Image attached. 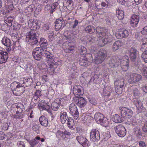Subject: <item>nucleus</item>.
<instances>
[{
    "mask_svg": "<svg viewBox=\"0 0 147 147\" xmlns=\"http://www.w3.org/2000/svg\"><path fill=\"white\" fill-rule=\"evenodd\" d=\"M60 102H54L51 104V108L54 111H57L60 106Z\"/></svg>",
    "mask_w": 147,
    "mask_h": 147,
    "instance_id": "obj_41",
    "label": "nucleus"
},
{
    "mask_svg": "<svg viewBox=\"0 0 147 147\" xmlns=\"http://www.w3.org/2000/svg\"><path fill=\"white\" fill-rule=\"evenodd\" d=\"M142 76L140 74L134 73L132 75L129 76L128 80L130 83H133L139 81L141 80Z\"/></svg>",
    "mask_w": 147,
    "mask_h": 147,
    "instance_id": "obj_10",
    "label": "nucleus"
},
{
    "mask_svg": "<svg viewBox=\"0 0 147 147\" xmlns=\"http://www.w3.org/2000/svg\"><path fill=\"white\" fill-rule=\"evenodd\" d=\"M47 50H44L41 47H36L34 49L32 54L34 59L37 60H40L42 59V55L44 54L45 56V52Z\"/></svg>",
    "mask_w": 147,
    "mask_h": 147,
    "instance_id": "obj_4",
    "label": "nucleus"
},
{
    "mask_svg": "<svg viewBox=\"0 0 147 147\" xmlns=\"http://www.w3.org/2000/svg\"><path fill=\"white\" fill-rule=\"evenodd\" d=\"M122 44L120 40H117L114 43L112 46V49L114 51H117L120 49Z\"/></svg>",
    "mask_w": 147,
    "mask_h": 147,
    "instance_id": "obj_24",
    "label": "nucleus"
},
{
    "mask_svg": "<svg viewBox=\"0 0 147 147\" xmlns=\"http://www.w3.org/2000/svg\"><path fill=\"white\" fill-rule=\"evenodd\" d=\"M62 19H57L55 22V29L56 31H58L60 29H62L65 26L62 21Z\"/></svg>",
    "mask_w": 147,
    "mask_h": 147,
    "instance_id": "obj_15",
    "label": "nucleus"
},
{
    "mask_svg": "<svg viewBox=\"0 0 147 147\" xmlns=\"http://www.w3.org/2000/svg\"><path fill=\"white\" fill-rule=\"evenodd\" d=\"M109 64L111 68L114 67L118 65L117 61L115 57L111 58L109 61Z\"/></svg>",
    "mask_w": 147,
    "mask_h": 147,
    "instance_id": "obj_27",
    "label": "nucleus"
},
{
    "mask_svg": "<svg viewBox=\"0 0 147 147\" xmlns=\"http://www.w3.org/2000/svg\"><path fill=\"white\" fill-rule=\"evenodd\" d=\"M67 125L68 127L71 129H74V128L75 123L74 120L71 117H69L67 120Z\"/></svg>",
    "mask_w": 147,
    "mask_h": 147,
    "instance_id": "obj_29",
    "label": "nucleus"
},
{
    "mask_svg": "<svg viewBox=\"0 0 147 147\" xmlns=\"http://www.w3.org/2000/svg\"><path fill=\"white\" fill-rule=\"evenodd\" d=\"M113 120L115 123H119L123 121V119L117 114H115L113 117Z\"/></svg>",
    "mask_w": 147,
    "mask_h": 147,
    "instance_id": "obj_38",
    "label": "nucleus"
},
{
    "mask_svg": "<svg viewBox=\"0 0 147 147\" xmlns=\"http://www.w3.org/2000/svg\"><path fill=\"white\" fill-rule=\"evenodd\" d=\"M67 115L66 112H61L60 113V120L62 124L66 123L68 119Z\"/></svg>",
    "mask_w": 147,
    "mask_h": 147,
    "instance_id": "obj_25",
    "label": "nucleus"
},
{
    "mask_svg": "<svg viewBox=\"0 0 147 147\" xmlns=\"http://www.w3.org/2000/svg\"><path fill=\"white\" fill-rule=\"evenodd\" d=\"M30 0H21L20 4L23 7H25L28 6Z\"/></svg>",
    "mask_w": 147,
    "mask_h": 147,
    "instance_id": "obj_46",
    "label": "nucleus"
},
{
    "mask_svg": "<svg viewBox=\"0 0 147 147\" xmlns=\"http://www.w3.org/2000/svg\"><path fill=\"white\" fill-rule=\"evenodd\" d=\"M117 16L119 20H122L124 17V12L122 10L118 9L116 12Z\"/></svg>",
    "mask_w": 147,
    "mask_h": 147,
    "instance_id": "obj_36",
    "label": "nucleus"
},
{
    "mask_svg": "<svg viewBox=\"0 0 147 147\" xmlns=\"http://www.w3.org/2000/svg\"><path fill=\"white\" fill-rule=\"evenodd\" d=\"M5 22L8 26L11 27L13 23V18L12 16H9L5 18Z\"/></svg>",
    "mask_w": 147,
    "mask_h": 147,
    "instance_id": "obj_30",
    "label": "nucleus"
},
{
    "mask_svg": "<svg viewBox=\"0 0 147 147\" xmlns=\"http://www.w3.org/2000/svg\"><path fill=\"white\" fill-rule=\"evenodd\" d=\"M78 99L76 101V103L79 107H84L86 104V101L85 99L82 97H78Z\"/></svg>",
    "mask_w": 147,
    "mask_h": 147,
    "instance_id": "obj_21",
    "label": "nucleus"
},
{
    "mask_svg": "<svg viewBox=\"0 0 147 147\" xmlns=\"http://www.w3.org/2000/svg\"><path fill=\"white\" fill-rule=\"evenodd\" d=\"M143 51L142 54V58L145 62L147 63V50Z\"/></svg>",
    "mask_w": 147,
    "mask_h": 147,
    "instance_id": "obj_48",
    "label": "nucleus"
},
{
    "mask_svg": "<svg viewBox=\"0 0 147 147\" xmlns=\"http://www.w3.org/2000/svg\"><path fill=\"white\" fill-rule=\"evenodd\" d=\"M140 17L139 15L134 14L131 17L130 24L132 26L135 27L137 26L139 21Z\"/></svg>",
    "mask_w": 147,
    "mask_h": 147,
    "instance_id": "obj_14",
    "label": "nucleus"
},
{
    "mask_svg": "<svg viewBox=\"0 0 147 147\" xmlns=\"http://www.w3.org/2000/svg\"><path fill=\"white\" fill-rule=\"evenodd\" d=\"M42 7H37L34 11V14L36 15L38 14L41 11Z\"/></svg>",
    "mask_w": 147,
    "mask_h": 147,
    "instance_id": "obj_60",
    "label": "nucleus"
},
{
    "mask_svg": "<svg viewBox=\"0 0 147 147\" xmlns=\"http://www.w3.org/2000/svg\"><path fill=\"white\" fill-rule=\"evenodd\" d=\"M30 3H29V5L28 6H26L25 7H24V8H26V9L25 10V11L27 12V11H28L29 12H31L33 11L34 10L35 8V6L34 4H30Z\"/></svg>",
    "mask_w": 147,
    "mask_h": 147,
    "instance_id": "obj_42",
    "label": "nucleus"
},
{
    "mask_svg": "<svg viewBox=\"0 0 147 147\" xmlns=\"http://www.w3.org/2000/svg\"><path fill=\"white\" fill-rule=\"evenodd\" d=\"M40 46L39 47H41L44 50H47L46 48L48 45L47 40L43 38H41L40 41Z\"/></svg>",
    "mask_w": 147,
    "mask_h": 147,
    "instance_id": "obj_22",
    "label": "nucleus"
},
{
    "mask_svg": "<svg viewBox=\"0 0 147 147\" xmlns=\"http://www.w3.org/2000/svg\"><path fill=\"white\" fill-rule=\"evenodd\" d=\"M59 4L58 3H54L53 4L51 7V9L50 10V13L51 14H52L53 12L55 11L56 8L58 5Z\"/></svg>",
    "mask_w": 147,
    "mask_h": 147,
    "instance_id": "obj_53",
    "label": "nucleus"
},
{
    "mask_svg": "<svg viewBox=\"0 0 147 147\" xmlns=\"http://www.w3.org/2000/svg\"><path fill=\"white\" fill-rule=\"evenodd\" d=\"M8 57L7 53L5 51L0 50V63H5Z\"/></svg>",
    "mask_w": 147,
    "mask_h": 147,
    "instance_id": "obj_16",
    "label": "nucleus"
},
{
    "mask_svg": "<svg viewBox=\"0 0 147 147\" xmlns=\"http://www.w3.org/2000/svg\"><path fill=\"white\" fill-rule=\"evenodd\" d=\"M111 36H109L106 34V35H104V37H103V38L104 37L103 39L102 40V42L104 44L103 45L107 44L108 42H111Z\"/></svg>",
    "mask_w": 147,
    "mask_h": 147,
    "instance_id": "obj_37",
    "label": "nucleus"
},
{
    "mask_svg": "<svg viewBox=\"0 0 147 147\" xmlns=\"http://www.w3.org/2000/svg\"><path fill=\"white\" fill-rule=\"evenodd\" d=\"M134 104L136 105L138 113H141L144 110L143 105L142 102L136 98H134L133 99Z\"/></svg>",
    "mask_w": 147,
    "mask_h": 147,
    "instance_id": "obj_13",
    "label": "nucleus"
},
{
    "mask_svg": "<svg viewBox=\"0 0 147 147\" xmlns=\"http://www.w3.org/2000/svg\"><path fill=\"white\" fill-rule=\"evenodd\" d=\"M17 144L18 147H25V143L23 142H18Z\"/></svg>",
    "mask_w": 147,
    "mask_h": 147,
    "instance_id": "obj_63",
    "label": "nucleus"
},
{
    "mask_svg": "<svg viewBox=\"0 0 147 147\" xmlns=\"http://www.w3.org/2000/svg\"><path fill=\"white\" fill-rule=\"evenodd\" d=\"M2 44L6 47V50L8 52L11 51V49L12 45L10 40L7 37L3 38L1 40Z\"/></svg>",
    "mask_w": 147,
    "mask_h": 147,
    "instance_id": "obj_12",
    "label": "nucleus"
},
{
    "mask_svg": "<svg viewBox=\"0 0 147 147\" xmlns=\"http://www.w3.org/2000/svg\"><path fill=\"white\" fill-rule=\"evenodd\" d=\"M49 65V67H48V70L50 71V72L53 73L57 67V64L53 62Z\"/></svg>",
    "mask_w": 147,
    "mask_h": 147,
    "instance_id": "obj_35",
    "label": "nucleus"
},
{
    "mask_svg": "<svg viewBox=\"0 0 147 147\" xmlns=\"http://www.w3.org/2000/svg\"><path fill=\"white\" fill-rule=\"evenodd\" d=\"M90 63L88 61L87 58L84 57L83 59L81 58L79 61V64L81 66H87Z\"/></svg>",
    "mask_w": 147,
    "mask_h": 147,
    "instance_id": "obj_31",
    "label": "nucleus"
},
{
    "mask_svg": "<svg viewBox=\"0 0 147 147\" xmlns=\"http://www.w3.org/2000/svg\"><path fill=\"white\" fill-rule=\"evenodd\" d=\"M142 73L143 76L147 79V67H144L142 70Z\"/></svg>",
    "mask_w": 147,
    "mask_h": 147,
    "instance_id": "obj_54",
    "label": "nucleus"
},
{
    "mask_svg": "<svg viewBox=\"0 0 147 147\" xmlns=\"http://www.w3.org/2000/svg\"><path fill=\"white\" fill-rule=\"evenodd\" d=\"M40 139V138L39 137L37 136L35 139L32 140H28L27 141L29 142L32 147H34L38 142L37 140H39Z\"/></svg>",
    "mask_w": 147,
    "mask_h": 147,
    "instance_id": "obj_32",
    "label": "nucleus"
},
{
    "mask_svg": "<svg viewBox=\"0 0 147 147\" xmlns=\"http://www.w3.org/2000/svg\"><path fill=\"white\" fill-rule=\"evenodd\" d=\"M69 109L74 118L77 119L79 117V113L76 105L74 103H71L69 105Z\"/></svg>",
    "mask_w": 147,
    "mask_h": 147,
    "instance_id": "obj_9",
    "label": "nucleus"
},
{
    "mask_svg": "<svg viewBox=\"0 0 147 147\" xmlns=\"http://www.w3.org/2000/svg\"><path fill=\"white\" fill-rule=\"evenodd\" d=\"M40 109H42L47 111L48 113L51 112V109L49 105L46 104L43 100L40 102L38 105Z\"/></svg>",
    "mask_w": 147,
    "mask_h": 147,
    "instance_id": "obj_19",
    "label": "nucleus"
},
{
    "mask_svg": "<svg viewBox=\"0 0 147 147\" xmlns=\"http://www.w3.org/2000/svg\"><path fill=\"white\" fill-rule=\"evenodd\" d=\"M131 66L132 67H136L138 66V62L136 60V59L133 60H131Z\"/></svg>",
    "mask_w": 147,
    "mask_h": 147,
    "instance_id": "obj_58",
    "label": "nucleus"
},
{
    "mask_svg": "<svg viewBox=\"0 0 147 147\" xmlns=\"http://www.w3.org/2000/svg\"><path fill=\"white\" fill-rule=\"evenodd\" d=\"M123 88H121L120 87H117L116 86L115 87V91L116 93L118 94H121L123 92Z\"/></svg>",
    "mask_w": 147,
    "mask_h": 147,
    "instance_id": "obj_50",
    "label": "nucleus"
},
{
    "mask_svg": "<svg viewBox=\"0 0 147 147\" xmlns=\"http://www.w3.org/2000/svg\"><path fill=\"white\" fill-rule=\"evenodd\" d=\"M90 140L94 142H97L100 139V134L99 131L97 129H93L90 133Z\"/></svg>",
    "mask_w": 147,
    "mask_h": 147,
    "instance_id": "obj_8",
    "label": "nucleus"
},
{
    "mask_svg": "<svg viewBox=\"0 0 147 147\" xmlns=\"http://www.w3.org/2000/svg\"><path fill=\"white\" fill-rule=\"evenodd\" d=\"M86 138L85 137H83L82 136H78L76 137V140L80 144L84 140H85V139Z\"/></svg>",
    "mask_w": 147,
    "mask_h": 147,
    "instance_id": "obj_56",
    "label": "nucleus"
},
{
    "mask_svg": "<svg viewBox=\"0 0 147 147\" xmlns=\"http://www.w3.org/2000/svg\"><path fill=\"white\" fill-rule=\"evenodd\" d=\"M79 51L81 55H83L85 54L87 51L86 48L83 46H81L79 49Z\"/></svg>",
    "mask_w": 147,
    "mask_h": 147,
    "instance_id": "obj_51",
    "label": "nucleus"
},
{
    "mask_svg": "<svg viewBox=\"0 0 147 147\" xmlns=\"http://www.w3.org/2000/svg\"><path fill=\"white\" fill-rule=\"evenodd\" d=\"M56 135L57 137L59 139L61 138H64L63 132L60 130H58L56 133Z\"/></svg>",
    "mask_w": 147,
    "mask_h": 147,
    "instance_id": "obj_47",
    "label": "nucleus"
},
{
    "mask_svg": "<svg viewBox=\"0 0 147 147\" xmlns=\"http://www.w3.org/2000/svg\"><path fill=\"white\" fill-rule=\"evenodd\" d=\"M145 49H147V38H145L143 39L140 50L143 51Z\"/></svg>",
    "mask_w": 147,
    "mask_h": 147,
    "instance_id": "obj_44",
    "label": "nucleus"
},
{
    "mask_svg": "<svg viewBox=\"0 0 147 147\" xmlns=\"http://www.w3.org/2000/svg\"><path fill=\"white\" fill-rule=\"evenodd\" d=\"M94 119L98 123H102V125L106 127L108 124V122L107 120H104L103 115L100 113H96L94 115Z\"/></svg>",
    "mask_w": 147,
    "mask_h": 147,
    "instance_id": "obj_5",
    "label": "nucleus"
},
{
    "mask_svg": "<svg viewBox=\"0 0 147 147\" xmlns=\"http://www.w3.org/2000/svg\"><path fill=\"white\" fill-rule=\"evenodd\" d=\"M18 87L15 90H13V93L14 95L16 96H20L21 95L20 93H19L20 90L18 89Z\"/></svg>",
    "mask_w": 147,
    "mask_h": 147,
    "instance_id": "obj_57",
    "label": "nucleus"
},
{
    "mask_svg": "<svg viewBox=\"0 0 147 147\" xmlns=\"http://www.w3.org/2000/svg\"><path fill=\"white\" fill-rule=\"evenodd\" d=\"M121 111V115L125 119L130 118L133 115L132 111L129 109L123 107L120 108Z\"/></svg>",
    "mask_w": 147,
    "mask_h": 147,
    "instance_id": "obj_6",
    "label": "nucleus"
},
{
    "mask_svg": "<svg viewBox=\"0 0 147 147\" xmlns=\"http://www.w3.org/2000/svg\"><path fill=\"white\" fill-rule=\"evenodd\" d=\"M99 2H101V6L102 7V8L103 7H107L108 6V2L106 0H96L95 1V4L97 6H99L100 3Z\"/></svg>",
    "mask_w": 147,
    "mask_h": 147,
    "instance_id": "obj_23",
    "label": "nucleus"
},
{
    "mask_svg": "<svg viewBox=\"0 0 147 147\" xmlns=\"http://www.w3.org/2000/svg\"><path fill=\"white\" fill-rule=\"evenodd\" d=\"M142 129L144 132L147 133V121L145 122L144 126L142 127Z\"/></svg>",
    "mask_w": 147,
    "mask_h": 147,
    "instance_id": "obj_64",
    "label": "nucleus"
},
{
    "mask_svg": "<svg viewBox=\"0 0 147 147\" xmlns=\"http://www.w3.org/2000/svg\"><path fill=\"white\" fill-rule=\"evenodd\" d=\"M121 66L123 71H126L128 69L129 64V60L128 57L126 56L121 60L120 63Z\"/></svg>",
    "mask_w": 147,
    "mask_h": 147,
    "instance_id": "obj_11",
    "label": "nucleus"
},
{
    "mask_svg": "<svg viewBox=\"0 0 147 147\" xmlns=\"http://www.w3.org/2000/svg\"><path fill=\"white\" fill-rule=\"evenodd\" d=\"M13 27V29L14 30H19L20 27V25L18 23H14L12 25Z\"/></svg>",
    "mask_w": 147,
    "mask_h": 147,
    "instance_id": "obj_62",
    "label": "nucleus"
},
{
    "mask_svg": "<svg viewBox=\"0 0 147 147\" xmlns=\"http://www.w3.org/2000/svg\"><path fill=\"white\" fill-rule=\"evenodd\" d=\"M129 56L131 60L136 59L137 58L138 51L134 48H131L129 50Z\"/></svg>",
    "mask_w": 147,
    "mask_h": 147,
    "instance_id": "obj_20",
    "label": "nucleus"
},
{
    "mask_svg": "<svg viewBox=\"0 0 147 147\" xmlns=\"http://www.w3.org/2000/svg\"><path fill=\"white\" fill-rule=\"evenodd\" d=\"M133 95L135 96H139L140 93L138 90L136 88H134L133 89Z\"/></svg>",
    "mask_w": 147,
    "mask_h": 147,
    "instance_id": "obj_49",
    "label": "nucleus"
},
{
    "mask_svg": "<svg viewBox=\"0 0 147 147\" xmlns=\"http://www.w3.org/2000/svg\"><path fill=\"white\" fill-rule=\"evenodd\" d=\"M84 30L86 32L90 34H92L95 32V28L93 26H89L86 27Z\"/></svg>",
    "mask_w": 147,
    "mask_h": 147,
    "instance_id": "obj_34",
    "label": "nucleus"
},
{
    "mask_svg": "<svg viewBox=\"0 0 147 147\" xmlns=\"http://www.w3.org/2000/svg\"><path fill=\"white\" fill-rule=\"evenodd\" d=\"M13 2V1H11L10 4L9 3H8L7 5H6V8L7 9L8 11H9L12 10L14 8Z\"/></svg>",
    "mask_w": 147,
    "mask_h": 147,
    "instance_id": "obj_52",
    "label": "nucleus"
},
{
    "mask_svg": "<svg viewBox=\"0 0 147 147\" xmlns=\"http://www.w3.org/2000/svg\"><path fill=\"white\" fill-rule=\"evenodd\" d=\"M36 33V30H31L26 34V38L29 39V41L32 45H36L38 42V34Z\"/></svg>",
    "mask_w": 147,
    "mask_h": 147,
    "instance_id": "obj_1",
    "label": "nucleus"
},
{
    "mask_svg": "<svg viewBox=\"0 0 147 147\" xmlns=\"http://www.w3.org/2000/svg\"><path fill=\"white\" fill-rule=\"evenodd\" d=\"M115 132L119 136L122 137L126 134V130L124 127L121 124H119L114 127Z\"/></svg>",
    "mask_w": 147,
    "mask_h": 147,
    "instance_id": "obj_7",
    "label": "nucleus"
},
{
    "mask_svg": "<svg viewBox=\"0 0 147 147\" xmlns=\"http://www.w3.org/2000/svg\"><path fill=\"white\" fill-rule=\"evenodd\" d=\"M18 89L20 91L19 93H20L21 95L25 90V86L24 85H22V84H20L19 86H18Z\"/></svg>",
    "mask_w": 147,
    "mask_h": 147,
    "instance_id": "obj_55",
    "label": "nucleus"
},
{
    "mask_svg": "<svg viewBox=\"0 0 147 147\" xmlns=\"http://www.w3.org/2000/svg\"><path fill=\"white\" fill-rule=\"evenodd\" d=\"M107 52L104 49H101L97 53V56L95 58V62L97 64L102 63L107 56Z\"/></svg>",
    "mask_w": 147,
    "mask_h": 147,
    "instance_id": "obj_2",
    "label": "nucleus"
},
{
    "mask_svg": "<svg viewBox=\"0 0 147 147\" xmlns=\"http://www.w3.org/2000/svg\"><path fill=\"white\" fill-rule=\"evenodd\" d=\"M85 140H84L81 144L84 147H87L88 144L89 142L86 138Z\"/></svg>",
    "mask_w": 147,
    "mask_h": 147,
    "instance_id": "obj_59",
    "label": "nucleus"
},
{
    "mask_svg": "<svg viewBox=\"0 0 147 147\" xmlns=\"http://www.w3.org/2000/svg\"><path fill=\"white\" fill-rule=\"evenodd\" d=\"M128 32L126 29L123 28L119 30L118 33L117 34L119 38L127 37L128 36Z\"/></svg>",
    "mask_w": 147,
    "mask_h": 147,
    "instance_id": "obj_18",
    "label": "nucleus"
},
{
    "mask_svg": "<svg viewBox=\"0 0 147 147\" xmlns=\"http://www.w3.org/2000/svg\"><path fill=\"white\" fill-rule=\"evenodd\" d=\"M67 48L64 49V50L65 52L67 53H69L71 52V51H73L74 48V46H70L69 45H67Z\"/></svg>",
    "mask_w": 147,
    "mask_h": 147,
    "instance_id": "obj_45",
    "label": "nucleus"
},
{
    "mask_svg": "<svg viewBox=\"0 0 147 147\" xmlns=\"http://www.w3.org/2000/svg\"><path fill=\"white\" fill-rule=\"evenodd\" d=\"M96 34L97 36L99 38H102L106 35V32H105L104 28L100 27H97L95 29Z\"/></svg>",
    "mask_w": 147,
    "mask_h": 147,
    "instance_id": "obj_17",
    "label": "nucleus"
},
{
    "mask_svg": "<svg viewBox=\"0 0 147 147\" xmlns=\"http://www.w3.org/2000/svg\"><path fill=\"white\" fill-rule=\"evenodd\" d=\"M39 122L40 124L43 126L46 127L48 125V119L44 116H41L39 118Z\"/></svg>",
    "mask_w": 147,
    "mask_h": 147,
    "instance_id": "obj_26",
    "label": "nucleus"
},
{
    "mask_svg": "<svg viewBox=\"0 0 147 147\" xmlns=\"http://www.w3.org/2000/svg\"><path fill=\"white\" fill-rule=\"evenodd\" d=\"M32 82V79L31 78H29L25 79L24 80H23V84H25L26 87L30 86Z\"/></svg>",
    "mask_w": 147,
    "mask_h": 147,
    "instance_id": "obj_39",
    "label": "nucleus"
},
{
    "mask_svg": "<svg viewBox=\"0 0 147 147\" xmlns=\"http://www.w3.org/2000/svg\"><path fill=\"white\" fill-rule=\"evenodd\" d=\"M96 39V38L92 35L88 36H86V42L87 43H90V44H92L95 42Z\"/></svg>",
    "mask_w": 147,
    "mask_h": 147,
    "instance_id": "obj_40",
    "label": "nucleus"
},
{
    "mask_svg": "<svg viewBox=\"0 0 147 147\" xmlns=\"http://www.w3.org/2000/svg\"><path fill=\"white\" fill-rule=\"evenodd\" d=\"M20 84H21V83L16 82H14L12 83L11 84V89L12 91L13 90H15L19 86Z\"/></svg>",
    "mask_w": 147,
    "mask_h": 147,
    "instance_id": "obj_43",
    "label": "nucleus"
},
{
    "mask_svg": "<svg viewBox=\"0 0 147 147\" xmlns=\"http://www.w3.org/2000/svg\"><path fill=\"white\" fill-rule=\"evenodd\" d=\"M125 81L124 79H121L120 80H118L115 82V85L117 87H121L122 88H124Z\"/></svg>",
    "mask_w": 147,
    "mask_h": 147,
    "instance_id": "obj_33",
    "label": "nucleus"
},
{
    "mask_svg": "<svg viewBox=\"0 0 147 147\" xmlns=\"http://www.w3.org/2000/svg\"><path fill=\"white\" fill-rule=\"evenodd\" d=\"M45 57L48 60L47 61H50L51 63L54 62L59 65H60L61 64V60L59 58L54 57L53 55L49 51H45Z\"/></svg>",
    "mask_w": 147,
    "mask_h": 147,
    "instance_id": "obj_3",
    "label": "nucleus"
},
{
    "mask_svg": "<svg viewBox=\"0 0 147 147\" xmlns=\"http://www.w3.org/2000/svg\"><path fill=\"white\" fill-rule=\"evenodd\" d=\"M54 33L53 31H50L49 32L48 37L49 38V40L52 41L53 39Z\"/></svg>",
    "mask_w": 147,
    "mask_h": 147,
    "instance_id": "obj_61",
    "label": "nucleus"
},
{
    "mask_svg": "<svg viewBox=\"0 0 147 147\" xmlns=\"http://www.w3.org/2000/svg\"><path fill=\"white\" fill-rule=\"evenodd\" d=\"M81 88L82 87L80 86H74L73 89V93L75 94L80 96L81 95Z\"/></svg>",
    "mask_w": 147,
    "mask_h": 147,
    "instance_id": "obj_28",
    "label": "nucleus"
}]
</instances>
